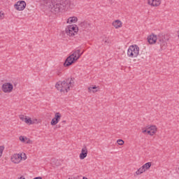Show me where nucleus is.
<instances>
[{
	"mask_svg": "<svg viewBox=\"0 0 179 179\" xmlns=\"http://www.w3.org/2000/svg\"><path fill=\"white\" fill-rule=\"evenodd\" d=\"M25 143L28 145H33V141L30 140V138H27V141Z\"/></svg>",
	"mask_w": 179,
	"mask_h": 179,
	"instance_id": "24",
	"label": "nucleus"
},
{
	"mask_svg": "<svg viewBox=\"0 0 179 179\" xmlns=\"http://www.w3.org/2000/svg\"><path fill=\"white\" fill-rule=\"evenodd\" d=\"M82 52H83H83H85V50H83Z\"/></svg>",
	"mask_w": 179,
	"mask_h": 179,
	"instance_id": "34",
	"label": "nucleus"
},
{
	"mask_svg": "<svg viewBox=\"0 0 179 179\" xmlns=\"http://www.w3.org/2000/svg\"><path fill=\"white\" fill-rule=\"evenodd\" d=\"M117 143H118V145H120V146H122V145H124V142L122 139H118L117 141Z\"/></svg>",
	"mask_w": 179,
	"mask_h": 179,
	"instance_id": "23",
	"label": "nucleus"
},
{
	"mask_svg": "<svg viewBox=\"0 0 179 179\" xmlns=\"http://www.w3.org/2000/svg\"><path fill=\"white\" fill-rule=\"evenodd\" d=\"M25 124H29V125H33L34 124V121L31 120V118H27V116H25V120H24Z\"/></svg>",
	"mask_w": 179,
	"mask_h": 179,
	"instance_id": "19",
	"label": "nucleus"
},
{
	"mask_svg": "<svg viewBox=\"0 0 179 179\" xmlns=\"http://www.w3.org/2000/svg\"><path fill=\"white\" fill-rule=\"evenodd\" d=\"M145 132H148V130H146V129H145V130L143 129L142 133H143V134H145Z\"/></svg>",
	"mask_w": 179,
	"mask_h": 179,
	"instance_id": "30",
	"label": "nucleus"
},
{
	"mask_svg": "<svg viewBox=\"0 0 179 179\" xmlns=\"http://www.w3.org/2000/svg\"><path fill=\"white\" fill-rule=\"evenodd\" d=\"M26 1H17L15 5L14 8L17 10H24L26 9Z\"/></svg>",
	"mask_w": 179,
	"mask_h": 179,
	"instance_id": "8",
	"label": "nucleus"
},
{
	"mask_svg": "<svg viewBox=\"0 0 179 179\" xmlns=\"http://www.w3.org/2000/svg\"><path fill=\"white\" fill-rule=\"evenodd\" d=\"M157 40H159V36L155 34H151L148 37L149 44H155Z\"/></svg>",
	"mask_w": 179,
	"mask_h": 179,
	"instance_id": "13",
	"label": "nucleus"
},
{
	"mask_svg": "<svg viewBox=\"0 0 179 179\" xmlns=\"http://www.w3.org/2000/svg\"><path fill=\"white\" fill-rule=\"evenodd\" d=\"M113 26L115 27L116 29H120V27H122V22L120 20H116L112 23Z\"/></svg>",
	"mask_w": 179,
	"mask_h": 179,
	"instance_id": "15",
	"label": "nucleus"
},
{
	"mask_svg": "<svg viewBox=\"0 0 179 179\" xmlns=\"http://www.w3.org/2000/svg\"><path fill=\"white\" fill-rule=\"evenodd\" d=\"M22 159L23 157H22V154H14L11 157V162L15 164H18V163H20V162H22Z\"/></svg>",
	"mask_w": 179,
	"mask_h": 179,
	"instance_id": "9",
	"label": "nucleus"
},
{
	"mask_svg": "<svg viewBox=\"0 0 179 179\" xmlns=\"http://www.w3.org/2000/svg\"><path fill=\"white\" fill-rule=\"evenodd\" d=\"M61 73H62L61 70H57L56 71V75H57V76H61Z\"/></svg>",
	"mask_w": 179,
	"mask_h": 179,
	"instance_id": "28",
	"label": "nucleus"
},
{
	"mask_svg": "<svg viewBox=\"0 0 179 179\" xmlns=\"http://www.w3.org/2000/svg\"><path fill=\"white\" fill-rule=\"evenodd\" d=\"M65 33L69 37H73V36H76L78 34V31H79V28L76 24L74 25H69L65 29Z\"/></svg>",
	"mask_w": 179,
	"mask_h": 179,
	"instance_id": "5",
	"label": "nucleus"
},
{
	"mask_svg": "<svg viewBox=\"0 0 179 179\" xmlns=\"http://www.w3.org/2000/svg\"><path fill=\"white\" fill-rule=\"evenodd\" d=\"M178 170H179V167H178Z\"/></svg>",
	"mask_w": 179,
	"mask_h": 179,
	"instance_id": "35",
	"label": "nucleus"
},
{
	"mask_svg": "<svg viewBox=\"0 0 179 179\" xmlns=\"http://www.w3.org/2000/svg\"><path fill=\"white\" fill-rule=\"evenodd\" d=\"M34 121H36V122H37V119H35Z\"/></svg>",
	"mask_w": 179,
	"mask_h": 179,
	"instance_id": "32",
	"label": "nucleus"
},
{
	"mask_svg": "<svg viewBox=\"0 0 179 179\" xmlns=\"http://www.w3.org/2000/svg\"><path fill=\"white\" fill-rule=\"evenodd\" d=\"M73 85H75V78H71L57 82L55 87L62 93H68L71 90V87H73Z\"/></svg>",
	"mask_w": 179,
	"mask_h": 179,
	"instance_id": "2",
	"label": "nucleus"
},
{
	"mask_svg": "<svg viewBox=\"0 0 179 179\" xmlns=\"http://www.w3.org/2000/svg\"><path fill=\"white\" fill-rule=\"evenodd\" d=\"M5 149V147L0 146V157H2V153H3V150Z\"/></svg>",
	"mask_w": 179,
	"mask_h": 179,
	"instance_id": "25",
	"label": "nucleus"
},
{
	"mask_svg": "<svg viewBox=\"0 0 179 179\" xmlns=\"http://www.w3.org/2000/svg\"><path fill=\"white\" fill-rule=\"evenodd\" d=\"M4 18H5V15L3 13H2V11H0V20H3Z\"/></svg>",
	"mask_w": 179,
	"mask_h": 179,
	"instance_id": "26",
	"label": "nucleus"
},
{
	"mask_svg": "<svg viewBox=\"0 0 179 179\" xmlns=\"http://www.w3.org/2000/svg\"><path fill=\"white\" fill-rule=\"evenodd\" d=\"M23 159H24V160H26V157L24 158V157H23Z\"/></svg>",
	"mask_w": 179,
	"mask_h": 179,
	"instance_id": "33",
	"label": "nucleus"
},
{
	"mask_svg": "<svg viewBox=\"0 0 179 179\" xmlns=\"http://www.w3.org/2000/svg\"><path fill=\"white\" fill-rule=\"evenodd\" d=\"M148 129H150V131H151L152 134H153L154 135L155 134H156V132H157V127L155 125H152L148 127Z\"/></svg>",
	"mask_w": 179,
	"mask_h": 179,
	"instance_id": "17",
	"label": "nucleus"
},
{
	"mask_svg": "<svg viewBox=\"0 0 179 179\" xmlns=\"http://www.w3.org/2000/svg\"><path fill=\"white\" fill-rule=\"evenodd\" d=\"M3 93H12L13 92V85L10 83H4L1 86Z\"/></svg>",
	"mask_w": 179,
	"mask_h": 179,
	"instance_id": "7",
	"label": "nucleus"
},
{
	"mask_svg": "<svg viewBox=\"0 0 179 179\" xmlns=\"http://www.w3.org/2000/svg\"><path fill=\"white\" fill-rule=\"evenodd\" d=\"M78 26L80 27H82V29H90L92 24H90V22H87V21H84L80 22Z\"/></svg>",
	"mask_w": 179,
	"mask_h": 179,
	"instance_id": "14",
	"label": "nucleus"
},
{
	"mask_svg": "<svg viewBox=\"0 0 179 179\" xmlns=\"http://www.w3.org/2000/svg\"><path fill=\"white\" fill-rule=\"evenodd\" d=\"M145 171H145V170L143 169V167L141 166V168H139V169L136 171V176H141V174H143V173H145Z\"/></svg>",
	"mask_w": 179,
	"mask_h": 179,
	"instance_id": "20",
	"label": "nucleus"
},
{
	"mask_svg": "<svg viewBox=\"0 0 179 179\" xmlns=\"http://www.w3.org/2000/svg\"><path fill=\"white\" fill-rule=\"evenodd\" d=\"M62 124H66V120L62 121Z\"/></svg>",
	"mask_w": 179,
	"mask_h": 179,
	"instance_id": "31",
	"label": "nucleus"
},
{
	"mask_svg": "<svg viewBox=\"0 0 179 179\" xmlns=\"http://www.w3.org/2000/svg\"><path fill=\"white\" fill-rule=\"evenodd\" d=\"M148 3L150 5V6L157 8V6H160V5H162V0H148Z\"/></svg>",
	"mask_w": 179,
	"mask_h": 179,
	"instance_id": "11",
	"label": "nucleus"
},
{
	"mask_svg": "<svg viewBox=\"0 0 179 179\" xmlns=\"http://www.w3.org/2000/svg\"><path fill=\"white\" fill-rule=\"evenodd\" d=\"M20 120H21V121H25L26 120V116H24V115H20Z\"/></svg>",
	"mask_w": 179,
	"mask_h": 179,
	"instance_id": "27",
	"label": "nucleus"
},
{
	"mask_svg": "<svg viewBox=\"0 0 179 179\" xmlns=\"http://www.w3.org/2000/svg\"><path fill=\"white\" fill-rule=\"evenodd\" d=\"M61 117H62V115L59 113V112L56 113L55 114L54 119H52L50 122V124L52 126L57 125V124H58L59 121H61Z\"/></svg>",
	"mask_w": 179,
	"mask_h": 179,
	"instance_id": "10",
	"label": "nucleus"
},
{
	"mask_svg": "<svg viewBox=\"0 0 179 179\" xmlns=\"http://www.w3.org/2000/svg\"><path fill=\"white\" fill-rule=\"evenodd\" d=\"M127 55L129 58H136L139 55V46L132 45L129 47Z\"/></svg>",
	"mask_w": 179,
	"mask_h": 179,
	"instance_id": "4",
	"label": "nucleus"
},
{
	"mask_svg": "<svg viewBox=\"0 0 179 179\" xmlns=\"http://www.w3.org/2000/svg\"><path fill=\"white\" fill-rule=\"evenodd\" d=\"M94 89H97V87H96V85H94V87H88L89 92L91 93L92 92V93H96L98 90H93Z\"/></svg>",
	"mask_w": 179,
	"mask_h": 179,
	"instance_id": "21",
	"label": "nucleus"
},
{
	"mask_svg": "<svg viewBox=\"0 0 179 179\" xmlns=\"http://www.w3.org/2000/svg\"><path fill=\"white\" fill-rule=\"evenodd\" d=\"M83 55V52H80V49L73 50L71 55L66 58L64 63V66H71V65L76 62Z\"/></svg>",
	"mask_w": 179,
	"mask_h": 179,
	"instance_id": "3",
	"label": "nucleus"
},
{
	"mask_svg": "<svg viewBox=\"0 0 179 179\" xmlns=\"http://www.w3.org/2000/svg\"><path fill=\"white\" fill-rule=\"evenodd\" d=\"M45 5L49 8L52 13H59V12H66L68 9L72 8L71 0H53L45 1Z\"/></svg>",
	"mask_w": 179,
	"mask_h": 179,
	"instance_id": "1",
	"label": "nucleus"
},
{
	"mask_svg": "<svg viewBox=\"0 0 179 179\" xmlns=\"http://www.w3.org/2000/svg\"><path fill=\"white\" fill-rule=\"evenodd\" d=\"M19 139H20V142H22V143H26V142L27 141V137L24 136H20L19 137Z\"/></svg>",
	"mask_w": 179,
	"mask_h": 179,
	"instance_id": "22",
	"label": "nucleus"
},
{
	"mask_svg": "<svg viewBox=\"0 0 179 179\" xmlns=\"http://www.w3.org/2000/svg\"><path fill=\"white\" fill-rule=\"evenodd\" d=\"M78 22V17H70L67 21L66 23L71 24V23H76Z\"/></svg>",
	"mask_w": 179,
	"mask_h": 179,
	"instance_id": "16",
	"label": "nucleus"
},
{
	"mask_svg": "<svg viewBox=\"0 0 179 179\" xmlns=\"http://www.w3.org/2000/svg\"><path fill=\"white\" fill-rule=\"evenodd\" d=\"M158 41L159 44L161 45L162 50H166V48H167V41H169V38H166V36L159 34Z\"/></svg>",
	"mask_w": 179,
	"mask_h": 179,
	"instance_id": "6",
	"label": "nucleus"
},
{
	"mask_svg": "<svg viewBox=\"0 0 179 179\" xmlns=\"http://www.w3.org/2000/svg\"><path fill=\"white\" fill-rule=\"evenodd\" d=\"M147 133L148 134V135H150V136H153V134H152V131L150 130H148Z\"/></svg>",
	"mask_w": 179,
	"mask_h": 179,
	"instance_id": "29",
	"label": "nucleus"
},
{
	"mask_svg": "<svg viewBox=\"0 0 179 179\" xmlns=\"http://www.w3.org/2000/svg\"><path fill=\"white\" fill-rule=\"evenodd\" d=\"M79 157L80 160H83L87 157V147L86 145L83 147Z\"/></svg>",
	"mask_w": 179,
	"mask_h": 179,
	"instance_id": "12",
	"label": "nucleus"
},
{
	"mask_svg": "<svg viewBox=\"0 0 179 179\" xmlns=\"http://www.w3.org/2000/svg\"><path fill=\"white\" fill-rule=\"evenodd\" d=\"M151 166H152V162H147L142 166L145 171H146V170H149V169H150Z\"/></svg>",
	"mask_w": 179,
	"mask_h": 179,
	"instance_id": "18",
	"label": "nucleus"
}]
</instances>
